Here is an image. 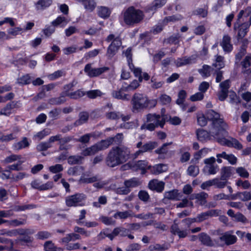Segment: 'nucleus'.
<instances>
[{
    "label": "nucleus",
    "mask_w": 251,
    "mask_h": 251,
    "mask_svg": "<svg viewBox=\"0 0 251 251\" xmlns=\"http://www.w3.org/2000/svg\"><path fill=\"white\" fill-rule=\"evenodd\" d=\"M208 118L215 120L213 122L214 128L212 131V135L215 137V139L217 142L222 145L234 148L237 150L243 148L242 144L235 138L230 137L229 139H227L225 138L228 135V132L226 130L228 126L224 119L221 118L220 114L210 111Z\"/></svg>",
    "instance_id": "obj_1"
},
{
    "label": "nucleus",
    "mask_w": 251,
    "mask_h": 251,
    "mask_svg": "<svg viewBox=\"0 0 251 251\" xmlns=\"http://www.w3.org/2000/svg\"><path fill=\"white\" fill-rule=\"evenodd\" d=\"M131 103L132 111L139 112L141 110L155 107L157 104V100H149L146 95L136 93L132 96Z\"/></svg>",
    "instance_id": "obj_2"
},
{
    "label": "nucleus",
    "mask_w": 251,
    "mask_h": 251,
    "mask_svg": "<svg viewBox=\"0 0 251 251\" xmlns=\"http://www.w3.org/2000/svg\"><path fill=\"white\" fill-rule=\"evenodd\" d=\"M144 18L143 12L135 9L133 6L129 7L124 13V21L127 25H132L142 22Z\"/></svg>",
    "instance_id": "obj_3"
},
{
    "label": "nucleus",
    "mask_w": 251,
    "mask_h": 251,
    "mask_svg": "<svg viewBox=\"0 0 251 251\" xmlns=\"http://www.w3.org/2000/svg\"><path fill=\"white\" fill-rule=\"evenodd\" d=\"M210 111H212L216 114H219L218 113L214 111V110L210 109L207 111L206 113V116L207 119L210 121H212V128L210 131L208 132L206 130H205L203 129H198L197 130L196 134L197 136L198 139L201 142H205L207 140H211V137H213L215 139V137L212 135V131L214 130V126L213 125V122H214V119H210L208 118V114Z\"/></svg>",
    "instance_id": "obj_4"
},
{
    "label": "nucleus",
    "mask_w": 251,
    "mask_h": 251,
    "mask_svg": "<svg viewBox=\"0 0 251 251\" xmlns=\"http://www.w3.org/2000/svg\"><path fill=\"white\" fill-rule=\"evenodd\" d=\"M86 199V196L83 193H76L75 195L66 198V204L68 207L84 206L83 201Z\"/></svg>",
    "instance_id": "obj_5"
},
{
    "label": "nucleus",
    "mask_w": 251,
    "mask_h": 251,
    "mask_svg": "<svg viewBox=\"0 0 251 251\" xmlns=\"http://www.w3.org/2000/svg\"><path fill=\"white\" fill-rule=\"evenodd\" d=\"M107 149L103 140L97 142L90 147L87 148L82 151L81 154L84 156L94 155L99 151Z\"/></svg>",
    "instance_id": "obj_6"
},
{
    "label": "nucleus",
    "mask_w": 251,
    "mask_h": 251,
    "mask_svg": "<svg viewBox=\"0 0 251 251\" xmlns=\"http://www.w3.org/2000/svg\"><path fill=\"white\" fill-rule=\"evenodd\" d=\"M215 162L216 159L214 157L205 159L204 160V163L206 165L202 169L203 172L208 175H214L216 174L219 170V167L215 164Z\"/></svg>",
    "instance_id": "obj_7"
},
{
    "label": "nucleus",
    "mask_w": 251,
    "mask_h": 251,
    "mask_svg": "<svg viewBox=\"0 0 251 251\" xmlns=\"http://www.w3.org/2000/svg\"><path fill=\"white\" fill-rule=\"evenodd\" d=\"M120 161H122V164L126 162L131 156L130 151L129 148L124 146L113 147Z\"/></svg>",
    "instance_id": "obj_8"
},
{
    "label": "nucleus",
    "mask_w": 251,
    "mask_h": 251,
    "mask_svg": "<svg viewBox=\"0 0 251 251\" xmlns=\"http://www.w3.org/2000/svg\"><path fill=\"white\" fill-rule=\"evenodd\" d=\"M105 163L107 166L111 168H114L122 164V161H120L113 148L109 150L105 158Z\"/></svg>",
    "instance_id": "obj_9"
},
{
    "label": "nucleus",
    "mask_w": 251,
    "mask_h": 251,
    "mask_svg": "<svg viewBox=\"0 0 251 251\" xmlns=\"http://www.w3.org/2000/svg\"><path fill=\"white\" fill-rule=\"evenodd\" d=\"M109 68L107 67H103L99 68H93L91 64H87L84 68V72L90 77H97L104 72L108 71Z\"/></svg>",
    "instance_id": "obj_10"
},
{
    "label": "nucleus",
    "mask_w": 251,
    "mask_h": 251,
    "mask_svg": "<svg viewBox=\"0 0 251 251\" xmlns=\"http://www.w3.org/2000/svg\"><path fill=\"white\" fill-rule=\"evenodd\" d=\"M230 80L226 79L220 84V91L218 92L217 96L218 99L220 101H224L228 97L229 92L228 90L230 88Z\"/></svg>",
    "instance_id": "obj_11"
},
{
    "label": "nucleus",
    "mask_w": 251,
    "mask_h": 251,
    "mask_svg": "<svg viewBox=\"0 0 251 251\" xmlns=\"http://www.w3.org/2000/svg\"><path fill=\"white\" fill-rule=\"evenodd\" d=\"M121 45V39L119 37L115 38L107 49L106 55L108 58H112L117 52Z\"/></svg>",
    "instance_id": "obj_12"
},
{
    "label": "nucleus",
    "mask_w": 251,
    "mask_h": 251,
    "mask_svg": "<svg viewBox=\"0 0 251 251\" xmlns=\"http://www.w3.org/2000/svg\"><path fill=\"white\" fill-rule=\"evenodd\" d=\"M233 231L230 230L222 234L219 237V240L221 242H223L224 244L227 246L233 245L235 244L237 240V238L235 235H232Z\"/></svg>",
    "instance_id": "obj_13"
},
{
    "label": "nucleus",
    "mask_w": 251,
    "mask_h": 251,
    "mask_svg": "<svg viewBox=\"0 0 251 251\" xmlns=\"http://www.w3.org/2000/svg\"><path fill=\"white\" fill-rule=\"evenodd\" d=\"M147 122L148 123H154L155 125L161 127H163L165 123V119L162 116L156 114H148L147 115Z\"/></svg>",
    "instance_id": "obj_14"
},
{
    "label": "nucleus",
    "mask_w": 251,
    "mask_h": 251,
    "mask_svg": "<svg viewBox=\"0 0 251 251\" xmlns=\"http://www.w3.org/2000/svg\"><path fill=\"white\" fill-rule=\"evenodd\" d=\"M242 72L251 78V55L245 57L241 62Z\"/></svg>",
    "instance_id": "obj_15"
},
{
    "label": "nucleus",
    "mask_w": 251,
    "mask_h": 251,
    "mask_svg": "<svg viewBox=\"0 0 251 251\" xmlns=\"http://www.w3.org/2000/svg\"><path fill=\"white\" fill-rule=\"evenodd\" d=\"M176 220L175 219L174 221V223L171 226L170 231L171 232L175 235H178L179 238H183L186 237L188 234V231L187 229L180 230L178 227V224L176 223Z\"/></svg>",
    "instance_id": "obj_16"
},
{
    "label": "nucleus",
    "mask_w": 251,
    "mask_h": 251,
    "mask_svg": "<svg viewBox=\"0 0 251 251\" xmlns=\"http://www.w3.org/2000/svg\"><path fill=\"white\" fill-rule=\"evenodd\" d=\"M250 27V25L248 23H244L240 24L239 22H236L234 25V29H239L238 37L239 38H243L246 35L248 29Z\"/></svg>",
    "instance_id": "obj_17"
},
{
    "label": "nucleus",
    "mask_w": 251,
    "mask_h": 251,
    "mask_svg": "<svg viewBox=\"0 0 251 251\" xmlns=\"http://www.w3.org/2000/svg\"><path fill=\"white\" fill-rule=\"evenodd\" d=\"M181 196L176 189H174L169 191L165 192L164 194V199L162 200L164 203H167V200L179 201Z\"/></svg>",
    "instance_id": "obj_18"
},
{
    "label": "nucleus",
    "mask_w": 251,
    "mask_h": 251,
    "mask_svg": "<svg viewBox=\"0 0 251 251\" xmlns=\"http://www.w3.org/2000/svg\"><path fill=\"white\" fill-rule=\"evenodd\" d=\"M198 238L201 244L207 247H213L215 244L211 238L207 233L201 232L198 235Z\"/></svg>",
    "instance_id": "obj_19"
},
{
    "label": "nucleus",
    "mask_w": 251,
    "mask_h": 251,
    "mask_svg": "<svg viewBox=\"0 0 251 251\" xmlns=\"http://www.w3.org/2000/svg\"><path fill=\"white\" fill-rule=\"evenodd\" d=\"M164 185L165 183L163 182L159 181L157 179L152 180L149 183V187L150 189L159 193L163 191L164 189Z\"/></svg>",
    "instance_id": "obj_20"
},
{
    "label": "nucleus",
    "mask_w": 251,
    "mask_h": 251,
    "mask_svg": "<svg viewBox=\"0 0 251 251\" xmlns=\"http://www.w3.org/2000/svg\"><path fill=\"white\" fill-rule=\"evenodd\" d=\"M227 214L229 216L234 218V220L236 222H241L243 224L248 223V220L241 213L238 212L236 214H235L233 210L229 209L227 212Z\"/></svg>",
    "instance_id": "obj_21"
},
{
    "label": "nucleus",
    "mask_w": 251,
    "mask_h": 251,
    "mask_svg": "<svg viewBox=\"0 0 251 251\" xmlns=\"http://www.w3.org/2000/svg\"><path fill=\"white\" fill-rule=\"evenodd\" d=\"M123 135L122 133H118L114 137H108L105 140H103L105 144L108 148L110 145L113 143L116 144H120L123 140Z\"/></svg>",
    "instance_id": "obj_22"
},
{
    "label": "nucleus",
    "mask_w": 251,
    "mask_h": 251,
    "mask_svg": "<svg viewBox=\"0 0 251 251\" xmlns=\"http://www.w3.org/2000/svg\"><path fill=\"white\" fill-rule=\"evenodd\" d=\"M239 199L243 201H246L251 200V193L248 191L243 192H238L235 194L230 196V200H236Z\"/></svg>",
    "instance_id": "obj_23"
},
{
    "label": "nucleus",
    "mask_w": 251,
    "mask_h": 251,
    "mask_svg": "<svg viewBox=\"0 0 251 251\" xmlns=\"http://www.w3.org/2000/svg\"><path fill=\"white\" fill-rule=\"evenodd\" d=\"M167 170V166L163 164H159L154 166H150L149 170L153 174L158 175L166 172Z\"/></svg>",
    "instance_id": "obj_24"
},
{
    "label": "nucleus",
    "mask_w": 251,
    "mask_h": 251,
    "mask_svg": "<svg viewBox=\"0 0 251 251\" xmlns=\"http://www.w3.org/2000/svg\"><path fill=\"white\" fill-rule=\"evenodd\" d=\"M230 40L231 38L228 35H225L223 37L221 45L225 52H229L232 49V45L230 44Z\"/></svg>",
    "instance_id": "obj_25"
},
{
    "label": "nucleus",
    "mask_w": 251,
    "mask_h": 251,
    "mask_svg": "<svg viewBox=\"0 0 251 251\" xmlns=\"http://www.w3.org/2000/svg\"><path fill=\"white\" fill-rule=\"evenodd\" d=\"M52 136L50 137L49 140L47 142H42L39 143L36 146V150L38 151H46L52 147L51 143H53Z\"/></svg>",
    "instance_id": "obj_26"
},
{
    "label": "nucleus",
    "mask_w": 251,
    "mask_h": 251,
    "mask_svg": "<svg viewBox=\"0 0 251 251\" xmlns=\"http://www.w3.org/2000/svg\"><path fill=\"white\" fill-rule=\"evenodd\" d=\"M150 165H148V162L146 160H139L133 166L135 168L136 170H141L142 171L141 174H145L147 170H149V167Z\"/></svg>",
    "instance_id": "obj_27"
},
{
    "label": "nucleus",
    "mask_w": 251,
    "mask_h": 251,
    "mask_svg": "<svg viewBox=\"0 0 251 251\" xmlns=\"http://www.w3.org/2000/svg\"><path fill=\"white\" fill-rule=\"evenodd\" d=\"M89 117V115L87 112H80L78 115V119L74 123V126H77L86 123L88 120Z\"/></svg>",
    "instance_id": "obj_28"
},
{
    "label": "nucleus",
    "mask_w": 251,
    "mask_h": 251,
    "mask_svg": "<svg viewBox=\"0 0 251 251\" xmlns=\"http://www.w3.org/2000/svg\"><path fill=\"white\" fill-rule=\"evenodd\" d=\"M196 58L194 56L189 57H184L183 58H178L176 60V66L180 67L181 66L190 64L195 62Z\"/></svg>",
    "instance_id": "obj_29"
},
{
    "label": "nucleus",
    "mask_w": 251,
    "mask_h": 251,
    "mask_svg": "<svg viewBox=\"0 0 251 251\" xmlns=\"http://www.w3.org/2000/svg\"><path fill=\"white\" fill-rule=\"evenodd\" d=\"M73 138L71 136H65L62 137L61 134H57L55 136H52V140L53 142L55 141H59L58 144H61L63 145H67L66 144L72 140Z\"/></svg>",
    "instance_id": "obj_30"
},
{
    "label": "nucleus",
    "mask_w": 251,
    "mask_h": 251,
    "mask_svg": "<svg viewBox=\"0 0 251 251\" xmlns=\"http://www.w3.org/2000/svg\"><path fill=\"white\" fill-rule=\"evenodd\" d=\"M232 169L231 167H223L221 170L220 179L223 181L227 180L231 176Z\"/></svg>",
    "instance_id": "obj_31"
},
{
    "label": "nucleus",
    "mask_w": 251,
    "mask_h": 251,
    "mask_svg": "<svg viewBox=\"0 0 251 251\" xmlns=\"http://www.w3.org/2000/svg\"><path fill=\"white\" fill-rule=\"evenodd\" d=\"M125 91L124 90L122 89V87L118 91H113L112 93V95L113 98L124 100H129L128 95L123 94V92Z\"/></svg>",
    "instance_id": "obj_32"
},
{
    "label": "nucleus",
    "mask_w": 251,
    "mask_h": 251,
    "mask_svg": "<svg viewBox=\"0 0 251 251\" xmlns=\"http://www.w3.org/2000/svg\"><path fill=\"white\" fill-rule=\"evenodd\" d=\"M52 2V0H39L35 3L36 8L38 10H44L50 6Z\"/></svg>",
    "instance_id": "obj_33"
},
{
    "label": "nucleus",
    "mask_w": 251,
    "mask_h": 251,
    "mask_svg": "<svg viewBox=\"0 0 251 251\" xmlns=\"http://www.w3.org/2000/svg\"><path fill=\"white\" fill-rule=\"evenodd\" d=\"M140 184L139 179L136 177H133L124 181L125 186H126L128 189L137 187L140 185Z\"/></svg>",
    "instance_id": "obj_34"
},
{
    "label": "nucleus",
    "mask_w": 251,
    "mask_h": 251,
    "mask_svg": "<svg viewBox=\"0 0 251 251\" xmlns=\"http://www.w3.org/2000/svg\"><path fill=\"white\" fill-rule=\"evenodd\" d=\"M229 102L235 105H238L241 102L240 98L237 96L236 94L233 91H230L228 95Z\"/></svg>",
    "instance_id": "obj_35"
},
{
    "label": "nucleus",
    "mask_w": 251,
    "mask_h": 251,
    "mask_svg": "<svg viewBox=\"0 0 251 251\" xmlns=\"http://www.w3.org/2000/svg\"><path fill=\"white\" fill-rule=\"evenodd\" d=\"M29 143L26 137H24L22 141L15 144L14 147L17 150H20L23 148L28 147Z\"/></svg>",
    "instance_id": "obj_36"
},
{
    "label": "nucleus",
    "mask_w": 251,
    "mask_h": 251,
    "mask_svg": "<svg viewBox=\"0 0 251 251\" xmlns=\"http://www.w3.org/2000/svg\"><path fill=\"white\" fill-rule=\"evenodd\" d=\"M170 245L169 244H163L161 245L159 244H156L154 245H151L149 247L150 251H153L154 250L156 251H164L168 250L169 248Z\"/></svg>",
    "instance_id": "obj_37"
},
{
    "label": "nucleus",
    "mask_w": 251,
    "mask_h": 251,
    "mask_svg": "<svg viewBox=\"0 0 251 251\" xmlns=\"http://www.w3.org/2000/svg\"><path fill=\"white\" fill-rule=\"evenodd\" d=\"M157 146L158 144L156 142L150 141L143 145V146L142 147V149L143 151L145 152L152 150L153 149L157 147Z\"/></svg>",
    "instance_id": "obj_38"
},
{
    "label": "nucleus",
    "mask_w": 251,
    "mask_h": 251,
    "mask_svg": "<svg viewBox=\"0 0 251 251\" xmlns=\"http://www.w3.org/2000/svg\"><path fill=\"white\" fill-rule=\"evenodd\" d=\"M83 157L79 155L70 156L68 158V163L70 165L80 164Z\"/></svg>",
    "instance_id": "obj_39"
},
{
    "label": "nucleus",
    "mask_w": 251,
    "mask_h": 251,
    "mask_svg": "<svg viewBox=\"0 0 251 251\" xmlns=\"http://www.w3.org/2000/svg\"><path fill=\"white\" fill-rule=\"evenodd\" d=\"M139 83L138 81L137 80H134L128 86L126 87L123 86L122 87V89L124 90L125 92H127L135 90L139 87Z\"/></svg>",
    "instance_id": "obj_40"
},
{
    "label": "nucleus",
    "mask_w": 251,
    "mask_h": 251,
    "mask_svg": "<svg viewBox=\"0 0 251 251\" xmlns=\"http://www.w3.org/2000/svg\"><path fill=\"white\" fill-rule=\"evenodd\" d=\"M82 2L85 8L89 11H92L96 6V3L94 0H85Z\"/></svg>",
    "instance_id": "obj_41"
},
{
    "label": "nucleus",
    "mask_w": 251,
    "mask_h": 251,
    "mask_svg": "<svg viewBox=\"0 0 251 251\" xmlns=\"http://www.w3.org/2000/svg\"><path fill=\"white\" fill-rule=\"evenodd\" d=\"M85 95V92L81 89L78 90L74 92L70 93L69 97L72 99L77 100L81 98Z\"/></svg>",
    "instance_id": "obj_42"
},
{
    "label": "nucleus",
    "mask_w": 251,
    "mask_h": 251,
    "mask_svg": "<svg viewBox=\"0 0 251 251\" xmlns=\"http://www.w3.org/2000/svg\"><path fill=\"white\" fill-rule=\"evenodd\" d=\"M100 179L97 176H94L91 177H85L84 176H81L79 181L80 183H91L99 180Z\"/></svg>",
    "instance_id": "obj_43"
},
{
    "label": "nucleus",
    "mask_w": 251,
    "mask_h": 251,
    "mask_svg": "<svg viewBox=\"0 0 251 251\" xmlns=\"http://www.w3.org/2000/svg\"><path fill=\"white\" fill-rule=\"evenodd\" d=\"M102 93L99 90H90L85 92V95L90 99H95L98 97H100Z\"/></svg>",
    "instance_id": "obj_44"
},
{
    "label": "nucleus",
    "mask_w": 251,
    "mask_h": 251,
    "mask_svg": "<svg viewBox=\"0 0 251 251\" xmlns=\"http://www.w3.org/2000/svg\"><path fill=\"white\" fill-rule=\"evenodd\" d=\"M187 173L190 176H196L199 173V167L195 165L190 166L187 169Z\"/></svg>",
    "instance_id": "obj_45"
},
{
    "label": "nucleus",
    "mask_w": 251,
    "mask_h": 251,
    "mask_svg": "<svg viewBox=\"0 0 251 251\" xmlns=\"http://www.w3.org/2000/svg\"><path fill=\"white\" fill-rule=\"evenodd\" d=\"M66 100V99H64L62 97H59L49 99V103L52 105H59L63 103Z\"/></svg>",
    "instance_id": "obj_46"
},
{
    "label": "nucleus",
    "mask_w": 251,
    "mask_h": 251,
    "mask_svg": "<svg viewBox=\"0 0 251 251\" xmlns=\"http://www.w3.org/2000/svg\"><path fill=\"white\" fill-rule=\"evenodd\" d=\"M22 163V161H19L17 164H14L11 165H9L7 167L8 170H5L4 171L7 173H10L11 171H22L23 170V168L21 166V164Z\"/></svg>",
    "instance_id": "obj_47"
},
{
    "label": "nucleus",
    "mask_w": 251,
    "mask_h": 251,
    "mask_svg": "<svg viewBox=\"0 0 251 251\" xmlns=\"http://www.w3.org/2000/svg\"><path fill=\"white\" fill-rule=\"evenodd\" d=\"M210 66L204 65L201 69L199 70V72L203 77H208L210 75Z\"/></svg>",
    "instance_id": "obj_48"
},
{
    "label": "nucleus",
    "mask_w": 251,
    "mask_h": 251,
    "mask_svg": "<svg viewBox=\"0 0 251 251\" xmlns=\"http://www.w3.org/2000/svg\"><path fill=\"white\" fill-rule=\"evenodd\" d=\"M128 230L123 227H118L114 229V234L115 235H120L122 236H126L128 233Z\"/></svg>",
    "instance_id": "obj_49"
},
{
    "label": "nucleus",
    "mask_w": 251,
    "mask_h": 251,
    "mask_svg": "<svg viewBox=\"0 0 251 251\" xmlns=\"http://www.w3.org/2000/svg\"><path fill=\"white\" fill-rule=\"evenodd\" d=\"M98 15L103 18L108 17L110 15V11L108 8L101 6L99 8Z\"/></svg>",
    "instance_id": "obj_50"
},
{
    "label": "nucleus",
    "mask_w": 251,
    "mask_h": 251,
    "mask_svg": "<svg viewBox=\"0 0 251 251\" xmlns=\"http://www.w3.org/2000/svg\"><path fill=\"white\" fill-rule=\"evenodd\" d=\"M36 206L34 204H25L23 205H16L14 210L16 211H24L26 209H30L36 208Z\"/></svg>",
    "instance_id": "obj_51"
},
{
    "label": "nucleus",
    "mask_w": 251,
    "mask_h": 251,
    "mask_svg": "<svg viewBox=\"0 0 251 251\" xmlns=\"http://www.w3.org/2000/svg\"><path fill=\"white\" fill-rule=\"evenodd\" d=\"M246 47L243 45L239 51L236 54L235 58L236 60V63H238L240 61L242 58L246 54Z\"/></svg>",
    "instance_id": "obj_52"
},
{
    "label": "nucleus",
    "mask_w": 251,
    "mask_h": 251,
    "mask_svg": "<svg viewBox=\"0 0 251 251\" xmlns=\"http://www.w3.org/2000/svg\"><path fill=\"white\" fill-rule=\"evenodd\" d=\"M180 37V36L179 33H177L176 34H174L170 36L169 38L165 40V42H166L169 44H176L178 43V39Z\"/></svg>",
    "instance_id": "obj_53"
},
{
    "label": "nucleus",
    "mask_w": 251,
    "mask_h": 251,
    "mask_svg": "<svg viewBox=\"0 0 251 251\" xmlns=\"http://www.w3.org/2000/svg\"><path fill=\"white\" fill-rule=\"evenodd\" d=\"M106 118L109 120H118L120 118L121 113L115 111L106 113L105 114Z\"/></svg>",
    "instance_id": "obj_54"
},
{
    "label": "nucleus",
    "mask_w": 251,
    "mask_h": 251,
    "mask_svg": "<svg viewBox=\"0 0 251 251\" xmlns=\"http://www.w3.org/2000/svg\"><path fill=\"white\" fill-rule=\"evenodd\" d=\"M151 83H152L151 85V87L152 89H156L160 88H161L164 84V82L163 81H157L156 79L152 77L151 80Z\"/></svg>",
    "instance_id": "obj_55"
},
{
    "label": "nucleus",
    "mask_w": 251,
    "mask_h": 251,
    "mask_svg": "<svg viewBox=\"0 0 251 251\" xmlns=\"http://www.w3.org/2000/svg\"><path fill=\"white\" fill-rule=\"evenodd\" d=\"M181 19L180 17H177L173 15L165 17L162 21L163 25H166L169 22H174Z\"/></svg>",
    "instance_id": "obj_56"
},
{
    "label": "nucleus",
    "mask_w": 251,
    "mask_h": 251,
    "mask_svg": "<svg viewBox=\"0 0 251 251\" xmlns=\"http://www.w3.org/2000/svg\"><path fill=\"white\" fill-rule=\"evenodd\" d=\"M172 142L167 143L164 144L161 148L158 149L155 151V152L157 154H166L168 152V150L167 149V146L171 145Z\"/></svg>",
    "instance_id": "obj_57"
},
{
    "label": "nucleus",
    "mask_w": 251,
    "mask_h": 251,
    "mask_svg": "<svg viewBox=\"0 0 251 251\" xmlns=\"http://www.w3.org/2000/svg\"><path fill=\"white\" fill-rule=\"evenodd\" d=\"M159 100L163 105L170 103L172 100L171 98L166 94L161 95L159 98Z\"/></svg>",
    "instance_id": "obj_58"
},
{
    "label": "nucleus",
    "mask_w": 251,
    "mask_h": 251,
    "mask_svg": "<svg viewBox=\"0 0 251 251\" xmlns=\"http://www.w3.org/2000/svg\"><path fill=\"white\" fill-rule=\"evenodd\" d=\"M63 170V167L61 164H56L53 166H50L49 167V170L50 172L52 173H57L62 171Z\"/></svg>",
    "instance_id": "obj_59"
},
{
    "label": "nucleus",
    "mask_w": 251,
    "mask_h": 251,
    "mask_svg": "<svg viewBox=\"0 0 251 251\" xmlns=\"http://www.w3.org/2000/svg\"><path fill=\"white\" fill-rule=\"evenodd\" d=\"M21 158V155L12 154L5 158L4 160L5 163H10L14 161L20 159Z\"/></svg>",
    "instance_id": "obj_60"
},
{
    "label": "nucleus",
    "mask_w": 251,
    "mask_h": 251,
    "mask_svg": "<svg viewBox=\"0 0 251 251\" xmlns=\"http://www.w3.org/2000/svg\"><path fill=\"white\" fill-rule=\"evenodd\" d=\"M138 197L139 199L144 202L148 201L150 199L149 194L145 191L141 190L138 193Z\"/></svg>",
    "instance_id": "obj_61"
},
{
    "label": "nucleus",
    "mask_w": 251,
    "mask_h": 251,
    "mask_svg": "<svg viewBox=\"0 0 251 251\" xmlns=\"http://www.w3.org/2000/svg\"><path fill=\"white\" fill-rule=\"evenodd\" d=\"M130 216L131 215L127 211L124 212H118L114 215V217L115 218H117L118 217H119L120 219H125Z\"/></svg>",
    "instance_id": "obj_62"
},
{
    "label": "nucleus",
    "mask_w": 251,
    "mask_h": 251,
    "mask_svg": "<svg viewBox=\"0 0 251 251\" xmlns=\"http://www.w3.org/2000/svg\"><path fill=\"white\" fill-rule=\"evenodd\" d=\"M31 82L30 77L26 75L18 79V83L22 85L27 84Z\"/></svg>",
    "instance_id": "obj_63"
},
{
    "label": "nucleus",
    "mask_w": 251,
    "mask_h": 251,
    "mask_svg": "<svg viewBox=\"0 0 251 251\" xmlns=\"http://www.w3.org/2000/svg\"><path fill=\"white\" fill-rule=\"evenodd\" d=\"M236 172L241 177L244 178H248L249 176V174L248 171L243 167H239L237 168Z\"/></svg>",
    "instance_id": "obj_64"
}]
</instances>
